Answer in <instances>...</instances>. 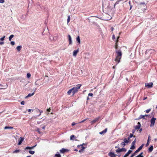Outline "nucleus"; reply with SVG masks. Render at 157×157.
<instances>
[{
  "mask_svg": "<svg viewBox=\"0 0 157 157\" xmlns=\"http://www.w3.org/2000/svg\"><path fill=\"white\" fill-rule=\"evenodd\" d=\"M115 52L117 54V56L115 59V61L117 62V64L120 62L122 56V53L121 50H116Z\"/></svg>",
  "mask_w": 157,
  "mask_h": 157,
  "instance_id": "obj_1",
  "label": "nucleus"
},
{
  "mask_svg": "<svg viewBox=\"0 0 157 157\" xmlns=\"http://www.w3.org/2000/svg\"><path fill=\"white\" fill-rule=\"evenodd\" d=\"M147 3H145L139 2L138 3V7L140 11L141 10L144 12L147 10Z\"/></svg>",
  "mask_w": 157,
  "mask_h": 157,
  "instance_id": "obj_2",
  "label": "nucleus"
},
{
  "mask_svg": "<svg viewBox=\"0 0 157 157\" xmlns=\"http://www.w3.org/2000/svg\"><path fill=\"white\" fill-rule=\"evenodd\" d=\"M81 86V84H78L76 85L75 87L72 88L73 90V91L72 92L73 95H74L75 93L78 91V90L80 89Z\"/></svg>",
  "mask_w": 157,
  "mask_h": 157,
  "instance_id": "obj_3",
  "label": "nucleus"
},
{
  "mask_svg": "<svg viewBox=\"0 0 157 157\" xmlns=\"http://www.w3.org/2000/svg\"><path fill=\"white\" fill-rule=\"evenodd\" d=\"M144 145V144H142L141 146H140L139 148L136 150V151L134 153L132 154L130 157H133L134 155H136V154L139 151H140L142 149V148L143 146Z\"/></svg>",
  "mask_w": 157,
  "mask_h": 157,
  "instance_id": "obj_4",
  "label": "nucleus"
},
{
  "mask_svg": "<svg viewBox=\"0 0 157 157\" xmlns=\"http://www.w3.org/2000/svg\"><path fill=\"white\" fill-rule=\"evenodd\" d=\"M155 120H156V118H154V117H152L151 119V124H150L151 127H152L154 125Z\"/></svg>",
  "mask_w": 157,
  "mask_h": 157,
  "instance_id": "obj_5",
  "label": "nucleus"
},
{
  "mask_svg": "<svg viewBox=\"0 0 157 157\" xmlns=\"http://www.w3.org/2000/svg\"><path fill=\"white\" fill-rule=\"evenodd\" d=\"M126 151V149L124 148H123L121 149L118 148V149L116 150V151L117 153H118L120 152H122V151L125 152Z\"/></svg>",
  "mask_w": 157,
  "mask_h": 157,
  "instance_id": "obj_6",
  "label": "nucleus"
},
{
  "mask_svg": "<svg viewBox=\"0 0 157 157\" xmlns=\"http://www.w3.org/2000/svg\"><path fill=\"white\" fill-rule=\"evenodd\" d=\"M153 83L151 82L149 83H146L145 84V86L148 88H151L153 87Z\"/></svg>",
  "mask_w": 157,
  "mask_h": 157,
  "instance_id": "obj_7",
  "label": "nucleus"
},
{
  "mask_svg": "<svg viewBox=\"0 0 157 157\" xmlns=\"http://www.w3.org/2000/svg\"><path fill=\"white\" fill-rule=\"evenodd\" d=\"M84 144L83 143L82 144H81V145H78L77 146V147H80L81 146H82V149L79 151V152H80V153H81L82 152H83L84 151V149H85V147H84L83 146H82Z\"/></svg>",
  "mask_w": 157,
  "mask_h": 157,
  "instance_id": "obj_8",
  "label": "nucleus"
},
{
  "mask_svg": "<svg viewBox=\"0 0 157 157\" xmlns=\"http://www.w3.org/2000/svg\"><path fill=\"white\" fill-rule=\"evenodd\" d=\"M100 118V117H98L96 118L94 120L92 121L91 122L92 124H94V123H95L96 122L98 121V120Z\"/></svg>",
  "mask_w": 157,
  "mask_h": 157,
  "instance_id": "obj_9",
  "label": "nucleus"
},
{
  "mask_svg": "<svg viewBox=\"0 0 157 157\" xmlns=\"http://www.w3.org/2000/svg\"><path fill=\"white\" fill-rule=\"evenodd\" d=\"M68 151V149L63 148L60 150V152L61 153H63L65 152H67Z\"/></svg>",
  "mask_w": 157,
  "mask_h": 157,
  "instance_id": "obj_10",
  "label": "nucleus"
},
{
  "mask_svg": "<svg viewBox=\"0 0 157 157\" xmlns=\"http://www.w3.org/2000/svg\"><path fill=\"white\" fill-rule=\"evenodd\" d=\"M79 51V49H77L75 50L73 52V56L75 57L76 56L77 53Z\"/></svg>",
  "mask_w": 157,
  "mask_h": 157,
  "instance_id": "obj_11",
  "label": "nucleus"
},
{
  "mask_svg": "<svg viewBox=\"0 0 157 157\" xmlns=\"http://www.w3.org/2000/svg\"><path fill=\"white\" fill-rule=\"evenodd\" d=\"M68 37L69 43V44H72V41L71 36L70 35H68Z\"/></svg>",
  "mask_w": 157,
  "mask_h": 157,
  "instance_id": "obj_12",
  "label": "nucleus"
},
{
  "mask_svg": "<svg viewBox=\"0 0 157 157\" xmlns=\"http://www.w3.org/2000/svg\"><path fill=\"white\" fill-rule=\"evenodd\" d=\"M109 155L110 156V157H115L117 155L114 154L112 152H110L109 153Z\"/></svg>",
  "mask_w": 157,
  "mask_h": 157,
  "instance_id": "obj_13",
  "label": "nucleus"
},
{
  "mask_svg": "<svg viewBox=\"0 0 157 157\" xmlns=\"http://www.w3.org/2000/svg\"><path fill=\"white\" fill-rule=\"evenodd\" d=\"M21 139L20 140H19V142L18 143V145H20L21 144L22 142L24 140V138L22 137H20Z\"/></svg>",
  "mask_w": 157,
  "mask_h": 157,
  "instance_id": "obj_14",
  "label": "nucleus"
},
{
  "mask_svg": "<svg viewBox=\"0 0 157 157\" xmlns=\"http://www.w3.org/2000/svg\"><path fill=\"white\" fill-rule=\"evenodd\" d=\"M148 116V115H141L140 117H138V119H140L141 118H143L144 119H145V117L147 116Z\"/></svg>",
  "mask_w": 157,
  "mask_h": 157,
  "instance_id": "obj_15",
  "label": "nucleus"
},
{
  "mask_svg": "<svg viewBox=\"0 0 157 157\" xmlns=\"http://www.w3.org/2000/svg\"><path fill=\"white\" fill-rule=\"evenodd\" d=\"M138 125H137L135 129H140V127H141V125L140 122H138L137 124Z\"/></svg>",
  "mask_w": 157,
  "mask_h": 157,
  "instance_id": "obj_16",
  "label": "nucleus"
},
{
  "mask_svg": "<svg viewBox=\"0 0 157 157\" xmlns=\"http://www.w3.org/2000/svg\"><path fill=\"white\" fill-rule=\"evenodd\" d=\"M132 152V151L129 150L128 151V152L125 154L124 155V157H126L128 156V155L130 154Z\"/></svg>",
  "mask_w": 157,
  "mask_h": 157,
  "instance_id": "obj_17",
  "label": "nucleus"
},
{
  "mask_svg": "<svg viewBox=\"0 0 157 157\" xmlns=\"http://www.w3.org/2000/svg\"><path fill=\"white\" fill-rule=\"evenodd\" d=\"M76 40L77 42L79 44H81V41L80 38V37L79 36H78L76 38Z\"/></svg>",
  "mask_w": 157,
  "mask_h": 157,
  "instance_id": "obj_18",
  "label": "nucleus"
},
{
  "mask_svg": "<svg viewBox=\"0 0 157 157\" xmlns=\"http://www.w3.org/2000/svg\"><path fill=\"white\" fill-rule=\"evenodd\" d=\"M107 128H106L105 130H103L102 132H99V134H103L107 132Z\"/></svg>",
  "mask_w": 157,
  "mask_h": 157,
  "instance_id": "obj_19",
  "label": "nucleus"
},
{
  "mask_svg": "<svg viewBox=\"0 0 157 157\" xmlns=\"http://www.w3.org/2000/svg\"><path fill=\"white\" fill-rule=\"evenodd\" d=\"M21 48H22L21 46H18L17 47L16 49L18 52H19L21 50Z\"/></svg>",
  "mask_w": 157,
  "mask_h": 157,
  "instance_id": "obj_20",
  "label": "nucleus"
},
{
  "mask_svg": "<svg viewBox=\"0 0 157 157\" xmlns=\"http://www.w3.org/2000/svg\"><path fill=\"white\" fill-rule=\"evenodd\" d=\"M36 146V145H35L33 146H32V147H26L25 149L26 150V149H33V148L35 146Z\"/></svg>",
  "mask_w": 157,
  "mask_h": 157,
  "instance_id": "obj_21",
  "label": "nucleus"
},
{
  "mask_svg": "<svg viewBox=\"0 0 157 157\" xmlns=\"http://www.w3.org/2000/svg\"><path fill=\"white\" fill-rule=\"evenodd\" d=\"M148 2L147 0H139V2L147 3Z\"/></svg>",
  "mask_w": 157,
  "mask_h": 157,
  "instance_id": "obj_22",
  "label": "nucleus"
},
{
  "mask_svg": "<svg viewBox=\"0 0 157 157\" xmlns=\"http://www.w3.org/2000/svg\"><path fill=\"white\" fill-rule=\"evenodd\" d=\"M122 0H118L116 2V3H115V4H114V8H115V6H116V5H117V4H118L119 3V2H120V1H122Z\"/></svg>",
  "mask_w": 157,
  "mask_h": 157,
  "instance_id": "obj_23",
  "label": "nucleus"
},
{
  "mask_svg": "<svg viewBox=\"0 0 157 157\" xmlns=\"http://www.w3.org/2000/svg\"><path fill=\"white\" fill-rule=\"evenodd\" d=\"M106 16L107 17H108V18L107 19H105L104 20H106V21H109L112 18V17L109 15V14H106Z\"/></svg>",
  "mask_w": 157,
  "mask_h": 157,
  "instance_id": "obj_24",
  "label": "nucleus"
},
{
  "mask_svg": "<svg viewBox=\"0 0 157 157\" xmlns=\"http://www.w3.org/2000/svg\"><path fill=\"white\" fill-rule=\"evenodd\" d=\"M153 146L151 145L148 148L149 151L150 152H151L153 150Z\"/></svg>",
  "mask_w": 157,
  "mask_h": 157,
  "instance_id": "obj_25",
  "label": "nucleus"
},
{
  "mask_svg": "<svg viewBox=\"0 0 157 157\" xmlns=\"http://www.w3.org/2000/svg\"><path fill=\"white\" fill-rule=\"evenodd\" d=\"M119 38V36H118L117 37V39L116 40V44H115V48L116 49H117L118 45H117V42H118V39Z\"/></svg>",
  "mask_w": 157,
  "mask_h": 157,
  "instance_id": "obj_26",
  "label": "nucleus"
},
{
  "mask_svg": "<svg viewBox=\"0 0 157 157\" xmlns=\"http://www.w3.org/2000/svg\"><path fill=\"white\" fill-rule=\"evenodd\" d=\"M13 127H11V126H6L4 128V129H13Z\"/></svg>",
  "mask_w": 157,
  "mask_h": 157,
  "instance_id": "obj_27",
  "label": "nucleus"
},
{
  "mask_svg": "<svg viewBox=\"0 0 157 157\" xmlns=\"http://www.w3.org/2000/svg\"><path fill=\"white\" fill-rule=\"evenodd\" d=\"M34 93H33L32 94H29L27 96L25 97V98H27L28 97H30L31 96H33V95H34Z\"/></svg>",
  "mask_w": 157,
  "mask_h": 157,
  "instance_id": "obj_28",
  "label": "nucleus"
},
{
  "mask_svg": "<svg viewBox=\"0 0 157 157\" xmlns=\"http://www.w3.org/2000/svg\"><path fill=\"white\" fill-rule=\"evenodd\" d=\"M73 91V90L72 89V88L68 90V91L67 92V94L69 95H70L71 92Z\"/></svg>",
  "mask_w": 157,
  "mask_h": 157,
  "instance_id": "obj_29",
  "label": "nucleus"
},
{
  "mask_svg": "<svg viewBox=\"0 0 157 157\" xmlns=\"http://www.w3.org/2000/svg\"><path fill=\"white\" fill-rule=\"evenodd\" d=\"M143 154V152H142L140 153V154L138 155L137 156H136L135 157H143V155H142Z\"/></svg>",
  "mask_w": 157,
  "mask_h": 157,
  "instance_id": "obj_30",
  "label": "nucleus"
},
{
  "mask_svg": "<svg viewBox=\"0 0 157 157\" xmlns=\"http://www.w3.org/2000/svg\"><path fill=\"white\" fill-rule=\"evenodd\" d=\"M129 140H128V139H127L126 138H125L124 140V142L125 143H128L129 142Z\"/></svg>",
  "mask_w": 157,
  "mask_h": 157,
  "instance_id": "obj_31",
  "label": "nucleus"
},
{
  "mask_svg": "<svg viewBox=\"0 0 157 157\" xmlns=\"http://www.w3.org/2000/svg\"><path fill=\"white\" fill-rule=\"evenodd\" d=\"M14 35H11L10 36V37H9V40L10 41H11L12 38H13L14 36Z\"/></svg>",
  "mask_w": 157,
  "mask_h": 157,
  "instance_id": "obj_32",
  "label": "nucleus"
},
{
  "mask_svg": "<svg viewBox=\"0 0 157 157\" xmlns=\"http://www.w3.org/2000/svg\"><path fill=\"white\" fill-rule=\"evenodd\" d=\"M75 137L74 135H72L70 136V140H72L74 138H75Z\"/></svg>",
  "mask_w": 157,
  "mask_h": 157,
  "instance_id": "obj_33",
  "label": "nucleus"
},
{
  "mask_svg": "<svg viewBox=\"0 0 157 157\" xmlns=\"http://www.w3.org/2000/svg\"><path fill=\"white\" fill-rule=\"evenodd\" d=\"M20 151V150H17L14 151L13 153H17L19 152Z\"/></svg>",
  "mask_w": 157,
  "mask_h": 157,
  "instance_id": "obj_34",
  "label": "nucleus"
},
{
  "mask_svg": "<svg viewBox=\"0 0 157 157\" xmlns=\"http://www.w3.org/2000/svg\"><path fill=\"white\" fill-rule=\"evenodd\" d=\"M70 15H69L68 16V18L67 19V24L70 22Z\"/></svg>",
  "mask_w": 157,
  "mask_h": 157,
  "instance_id": "obj_35",
  "label": "nucleus"
},
{
  "mask_svg": "<svg viewBox=\"0 0 157 157\" xmlns=\"http://www.w3.org/2000/svg\"><path fill=\"white\" fill-rule=\"evenodd\" d=\"M133 136V134L130 133L129 137L128 138V140H130V139Z\"/></svg>",
  "mask_w": 157,
  "mask_h": 157,
  "instance_id": "obj_36",
  "label": "nucleus"
},
{
  "mask_svg": "<svg viewBox=\"0 0 157 157\" xmlns=\"http://www.w3.org/2000/svg\"><path fill=\"white\" fill-rule=\"evenodd\" d=\"M55 157H61V156L59 154H56L55 155Z\"/></svg>",
  "mask_w": 157,
  "mask_h": 157,
  "instance_id": "obj_37",
  "label": "nucleus"
},
{
  "mask_svg": "<svg viewBox=\"0 0 157 157\" xmlns=\"http://www.w3.org/2000/svg\"><path fill=\"white\" fill-rule=\"evenodd\" d=\"M29 153L33 155L34 153L35 152L34 151H29Z\"/></svg>",
  "mask_w": 157,
  "mask_h": 157,
  "instance_id": "obj_38",
  "label": "nucleus"
},
{
  "mask_svg": "<svg viewBox=\"0 0 157 157\" xmlns=\"http://www.w3.org/2000/svg\"><path fill=\"white\" fill-rule=\"evenodd\" d=\"M27 77L28 78H29L31 77V74L29 73H27Z\"/></svg>",
  "mask_w": 157,
  "mask_h": 157,
  "instance_id": "obj_39",
  "label": "nucleus"
},
{
  "mask_svg": "<svg viewBox=\"0 0 157 157\" xmlns=\"http://www.w3.org/2000/svg\"><path fill=\"white\" fill-rule=\"evenodd\" d=\"M121 144L122 146H123V147H124L125 145V143H124V142H121Z\"/></svg>",
  "mask_w": 157,
  "mask_h": 157,
  "instance_id": "obj_40",
  "label": "nucleus"
},
{
  "mask_svg": "<svg viewBox=\"0 0 157 157\" xmlns=\"http://www.w3.org/2000/svg\"><path fill=\"white\" fill-rule=\"evenodd\" d=\"M136 139H135V140L132 142V145L135 146V144L136 142Z\"/></svg>",
  "mask_w": 157,
  "mask_h": 157,
  "instance_id": "obj_41",
  "label": "nucleus"
},
{
  "mask_svg": "<svg viewBox=\"0 0 157 157\" xmlns=\"http://www.w3.org/2000/svg\"><path fill=\"white\" fill-rule=\"evenodd\" d=\"M5 37V36H4L2 37L0 39V40L1 41H3L4 40V38Z\"/></svg>",
  "mask_w": 157,
  "mask_h": 157,
  "instance_id": "obj_42",
  "label": "nucleus"
},
{
  "mask_svg": "<svg viewBox=\"0 0 157 157\" xmlns=\"http://www.w3.org/2000/svg\"><path fill=\"white\" fill-rule=\"evenodd\" d=\"M151 111V109H147L146 110V112L147 113H148L149 112Z\"/></svg>",
  "mask_w": 157,
  "mask_h": 157,
  "instance_id": "obj_43",
  "label": "nucleus"
},
{
  "mask_svg": "<svg viewBox=\"0 0 157 157\" xmlns=\"http://www.w3.org/2000/svg\"><path fill=\"white\" fill-rule=\"evenodd\" d=\"M135 148V146L134 145H132L130 149H134Z\"/></svg>",
  "mask_w": 157,
  "mask_h": 157,
  "instance_id": "obj_44",
  "label": "nucleus"
},
{
  "mask_svg": "<svg viewBox=\"0 0 157 157\" xmlns=\"http://www.w3.org/2000/svg\"><path fill=\"white\" fill-rule=\"evenodd\" d=\"M10 44L12 45H14V44H15V42L14 41H11L10 43Z\"/></svg>",
  "mask_w": 157,
  "mask_h": 157,
  "instance_id": "obj_45",
  "label": "nucleus"
},
{
  "mask_svg": "<svg viewBox=\"0 0 157 157\" xmlns=\"http://www.w3.org/2000/svg\"><path fill=\"white\" fill-rule=\"evenodd\" d=\"M87 119V118H86V119H85L83 120L82 121L80 122L79 123H82V122H84V121H85Z\"/></svg>",
  "mask_w": 157,
  "mask_h": 157,
  "instance_id": "obj_46",
  "label": "nucleus"
},
{
  "mask_svg": "<svg viewBox=\"0 0 157 157\" xmlns=\"http://www.w3.org/2000/svg\"><path fill=\"white\" fill-rule=\"evenodd\" d=\"M88 96H92L93 95V94L92 93H90L88 94Z\"/></svg>",
  "mask_w": 157,
  "mask_h": 157,
  "instance_id": "obj_47",
  "label": "nucleus"
},
{
  "mask_svg": "<svg viewBox=\"0 0 157 157\" xmlns=\"http://www.w3.org/2000/svg\"><path fill=\"white\" fill-rule=\"evenodd\" d=\"M149 144V142L148 141H147V144H146V146L147 147L148 146Z\"/></svg>",
  "mask_w": 157,
  "mask_h": 157,
  "instance_id": "obj_48",
  "label": "nucleus"
},
{
  "mask_svg": "<svg viewBox=\"0 0 157 157\" xmlns=\"http://www.w3.org/2000/svg\"><path fill=\"white\" fill-rule=\"evenodd\" d=\"M5 2L4 0H0V3H3Z\"/></svg>",
  "mask_w": 157,
  "mask_h": 157,
  "instance_id": "obj_49",
  "label": "nucleus"
},
{
  "mask_svg": "<svg viewBox=\"0 0 157 157\" xmlns=\"http://www.w3.org/2000/svg\"><path fill=\"white\" fill-rule=\"evenodd\" d=\"M21 104L22 105H24L25 104V101H22L21 102Z\"/></svg>",
  "mask_w": 157,
  "mask_h": 157,
  "instance_id": "obj_50",
  "label": "nucleus"
},
{
  "mask_svg": "<svg viewBox=\"0 0 157 157\" xmlns=\"http://www.w3.org/2000/svg\"><path fill=\"white\" fill-rule=\"evenodd\" d=\"M76 124V123H75V122H73V123H72L71 125H72V126H74V125H75V124Z\"/></svg>",
  "mask_w": 157,
  "mask_h": 157,
  "instance_id": "obj_51",
  "label": "nucleus"
},
{
  "mask_svg": "<svg viewBox=\"0 0 157 157\" xmlns=\"http://www.w3.org/2000/svg\"><path fill=\"white\" fill-rule=\"evenodd\" d=\"M115 35H114L113 34V36H112V39L113 40H114L115 39Z\"/></svg>",
  "mask_w": 157,
  "mask_h": 157,
  "instance_id": "obj_52",
  "label": "nucleus"
},
{
  "mask_svg": "<svg viewBox=\"0 0 157 157\" xmlns=\"http://www.w3.org/2000/svg\"><path fill=\"white\" fill-rule=\"evenodd\" d=\"M150 136H149L148 137V140L147 141L149 142V141L150 140Z\"/></svg>",
  "mask_w": 157,
  "mask_h": 157,
  "instance_id": "obj_53",
  "label": "nucleus"
},
{
  "mask_svg": "<svg viewBox=\"0 0 157 157\" xmlns=\"http://www.w3.org/2000/svg\"><path fill=\"white\" fill-rule=\"evenodd\" d=\"M4 44V42H0V45H2Z\"/></svg>",
  "mask_w": 157,
  "mask_h": 157,
  "instance_id": "obj_54",
  "label": "nucleus"
},
{
  "mask_svg": "<svg viewBox=\"0 0 157 157\" xmlns=\"http://www.w3.org/2000/svg\"><path fill=\"white\" fill-rule=\"evenodd\" d=\"M28 111L29 112H31V111H33V110L32 109H29L28 110Z\"/></svg>",
  "mask_w": 157,
  "mask_h": 157,
  "instance_id": "obj_55",
  "label": "nucleus"
},
{
  "mask_svg": "<svg viewBox=\"0 0 157 157\" xmlns=\"http://www.w3.org/2000/svg\"><path fill=\"white\" fill-rule=\"evenodd\" d=\"M56 37H54L53 38V40H56Z\"/></svg>",
  "mask_w": 157,
  "mask_h": 157,
  "instance_id": "obj_56",
  "label": "nucleus"
},
{
  "mask_svg": "<svg viewBox=\"0 0 157 157\" xmlns=\"http://www.w3.org/2000/svg\"><path fill=\"white\" fill-rule=\"evenodd\" d=\"M51 109L50 108H49L48 109H47V111L48 112H49L50 111V110Z\"/></svg>",
  "mask_w": 157,
  "mask_h": 157,
  "instance_id": "obj_57",
  "label": "nucleus"
},
{
  "mask_svg": "<svg viewBox=\"0 0 157 157\" xmlns=\"http://www.w3.org/2000/svg\"><path fill=\"white\" fill-rule=\"evenodd\" d=\"M111 31H113V30H114V28L113 27H112L111 28Z\"/></svg>",
  "mask_w": 157,
  "mask_h": 157,
  "instance_id": "obj_58",
  "label": "nucleus"
},
{
  "mask_svg": "<svg viewBox=\"0 0 157 157\" xmlns=\"http://www.w3.org/2000/svg\"><path fill=\"white\" fill-rule=\"evenodd\" d=\"M45 126H44L43 127H42V128L43 129H45Z\"/></svg>",
  "mask_w": 157,
  "mask_h": 157,
  "instance_id": "obj_59",
  "label": "nucleus"
},
{
  "mask_svg": "<svg viewBox=\"0 0 157 157\" xmlns=\"http://www.w3.org/2000/svg\"><path fill=\"white\" fill-rule=\"evenodd\" d=\"M74 151H78V150L76 149H75Z\"/></svg>",
  "mask_w": 157,
  "mask_h": 157,
  "instance_id": "obj_60",
  "label": "nucleus"
},
{
  "mask_svg": "<svg viewBox=\"0 0 157 157\" xmlns=\"http://www.w3.org/2000/svg\"><path fill=\"white\" fill-rule=\"evenodd\" d=\"M115 67H116V66H113V69H115Z\"/></svg>",
  "mask_w": 157,
  "mask_h": 157,
  "instance_id": "obj_61",
  "label": "nucleus"
},
{
  "mask_svg": "<svg viewBox=\"0 0 157 157\" xmlns=\"http://www.w3.org/2000/svg\"><path fill=\"white\" fill-rule=\"evenodd\" d=\"M130 9L131 10L132 9V6L131 5H130Z\"/></svg>",
  "mask_w": 157,
  "mask_h": 157,
  "instance_id": "obj_62",
  "label": "nucleus"
},
{
  "mask_svg": "<svg viewBox=\"0 0 157 157\" xmlns=\"http://www.w3.org/2000/svg\"><path fill=\"white\" fill-rule=\"evenodd\" d=\"M154 140L155 141H157V139H156V138Z\"/></svg>",
  "mask_w": 157,
  "mask_h": 157,
  "instance_id": "obj_63",
  "label": "nucleus"
},
{
  "mask_svg": "<svg viewBox=\"0 0 157 157\" xmlns=\"http://www.w3.org/2000/svg\"><path fill=\"white\" fill-rule=\"evenodd\" d=\"M128 3H129V5H131V2H130V1H129V2Z\"/></svg>",
  "mask_w": 157,
  "mask_h": 157,
  "instance_id": "obj_64",
  "label": "nucleus"
}]
</instances>
